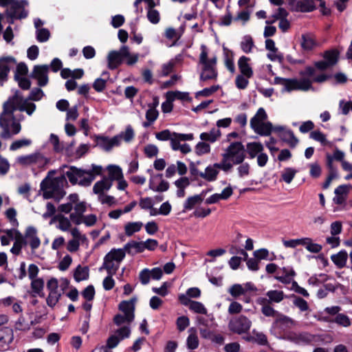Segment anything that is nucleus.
<instances>
[{
    "instance_id": "53",
    "label": "nucleus",
    "mask_w": 352,
    "mask_h": 352,
    "mask_svg": "<svg viewBox=\"0 0 352 352\" xmlns=\"http://www.w3.org/2000/svg\"><path fill=\"white\" fill-rule=\"evenodd\" d=\"M117 135L120 136L121 143L122 141L125 142L126 143H129L133 140L135 133L131 126L129 125L126 126L124 131L120 132Z\"/></svg>"
},
{
    "instance_id": "60",
    "label": "nucleus",
    "mask_w": 352,
    "mask_h": 352,
    "mask_svg": "<svg viewBox=\"0 0 352 352\" xmlns=\"http://www.w3.org/2000/svg\"><path fill=\"white\" fill-rule=\"evenodd\" d=\"M189 309L192 311L197 313V314H205V315L207 314L206 308L204 307V305L201 302H198V301L192 300V302H190V304Z\"/></svg>"
},
{
    "instance_id": "40",
    "label": "nucleus",
    "mask_w": 352,
    "mask_h": 352,
    "mask_svg": "<svg viewBox=\"0 0 352 352\" xmlns=\"http://www.w3.org/2000/svg\"><path fill=\"white\" fill-rule=\"evenodd\" d=\"M143 226L141 221L128 222L124 225V233L127 236H131L133 234L139 232Z\"/></svg>"
},
{
    "instance_id": "46",
    "label": "nucleus",
    "mask_w": 352,
    "mask_h": 352,
    "mask_svg": "<svg viewBox=\"0 0 352 352\" xmlns=\"http://www.w3.org/2000/svg\"><path fill=\"white\" fill-rule=\"evenodd\" d=\"M44 287V281L42 278H37L31 280V289L33 295L43 296V290Z\"/></svg>"
},
{
    "instance_id": "37",
    "label": "nucleus",
    "mask_w": 352,
    "mask_h": 352,
    "mask_svg": "<svg viewBox=\"0 0 352 352\" xmlns=\"http://www.w3.org/2000/svg\"><path fill=\"white\" fill-rule=\"evenodd\" d=\"M331 259L338 268H342L346 264L348 254L345 250H341L337 254H332Z\"/></svg>"
},
{
    "instance_id": "24",
    "label": "nucleus",
    "mask_w": 352,
    "mask_h": 352,
    "mask_svg": "<svg viewBox=\"0 0 352 352\" xmlns=\"http://www.w3.org/2000/svg\"><path fill=\"white\" fill-rule=\"evenodd\" d=\"M194 139L192 133H173V136L170 141V147L173 151H177V148L180 146L182 142L190 141Z\"/></svg>"
},
{
    "instance_id": "59",
    "label": "nucleus",
    "mask_w": 352,
    "mask_h": 352,
    "mask_svg": "<svg viewBox=\"0 0 352 352\" xmlns=\"http://www.w3.org/2000/svg\"><path fill=\"white\" fill-rule=\"evenodd\" d=\"M32 144V140L30 139L23 138L20 140H17L14 141L10 146V149L11 151H16L22 147L29 146Z\"/></svg>"
},
{
    "instance_id": "15",
    "label": "nucleus",
    "mask_w": 352,
    "mask_h": 352,
    "mask_svg": "<svg viewBox=\"0 0 352 352\" xmlns=\"http://www.w3.org/2000/svg\"><path fill=\"white\" fill-rule=\"evenodd\" d=\"M50 66L47 65H35L34 67L32 78L38 81V85L41 87L45 86L48 82V71Z\"/></svg>"
},
{
    "instance_id": "19",
    "label": "nucleus",
    "mask_w": 352,
    "mask_h": 352,
    "mask_svg": "<svg viewBox=\"0 0 352 352\" xmlns=\"http://www.w3.org/2000/svg\"><path fill=\"white\" fill-rule=\"evenodd\" d=\"M297 325V322L292 318L280 314L277 315V318L274 321L272 329H280L285 330L287 329H291Z\"/></svg>"
},
{
    "instance_id": "27",
    "label": "nucleus",
    "mask_w": 352,
    "mask_h": 352,
    "mask_svg": "<svg viewBox=\"0 0 352 352\" xmlns=\"http://www.w3.org/2000/svg\"><path fill=\"white\" fill-rule=\"evenodd\" d=\"M349 189L350 186L349 185H340L336 188L334 191L335 197L333 199V202L336 204H343L347 198Z\"/></svg>"
},
{
    "instance_id": "10",
    "label": "nucleus",
    "mask_w": 352,
    "mask_h": 352,
    "mask_svg": "<svg viewBox=\"0 0 352 352\" xmlns=\"http://www.w3.org/2000/svg\"><path fill=\"white\" fill-rule=\"evenodd\" d=\"M27 5L28 2L26 1L0 0V6L10 7L7 10V14L12 19L25 18L28 12L24 9V7Z\"/></svg>"
},
{
    "instance_id": "7",
    "label": "nucleus",
    "mask_w": 352,
    "mask_h": 352,
    "mask_svg": "<svg viewBox=\"0 0 352 352\" xmlns=\"http://www.w3.org/2000/svg\"><path fill=\"white\" fill-rule=\"evenodd\" d=\"M50 162V159L40 151L20 155L16 159L17 164L25 167H30L33 170H44Z\"/></svg>"
},
{
    "instance_id": "54",
    "label": "nucleus",
    "mask_w": 352,
    "mask_h": 352,
    "mask_svg": "<svg viewBox=\"0 0 352 352\" xmlns=\"http://www.w3.org/2000/svg\"><path fill=\"white\" fill-rule=\"evenodd\" d=\"M74 277L77 282L87 280L89 277L88 268L78 265L74 272Z\"/></svg>"
},
{
    "instance_id": "4",
    "label": "nucleus",
    "mask_w": 352,
    "mask_h": 352,
    "mask_svg": "<svg viewBox=\"0 0 352 352\" xmlns=\"http://www.w3.org/2000/svg\"><path fill=\"white\" fill-rule=\"evenodd\" d=\"M102 167L93 164L91 169L83 170L75 166H71L65 172V175L73 185L79 184L82 186H89L94 180L96 175L100 174Z\"/></svg>"
},
{
    "instance_id": "42",
    "label": "nucleus",
    "mask_w": 352,
    "mask_h": 352,
    "mask_svg": "<svg viewBox=\"0 0 352 352\" xmlns=\"http://www.w3.org/2000/svg\"><path fill=\"white\" fill-rule=\"evenodd\" d=\"M122 54L123 59H126V63L128 65H133L138 60L139 54L138 53H131L129 48L127 46L124 45L122 47Z\"/></svg>"
},
{
    "instance_id": "41",
    "label": "nucleus",
    "mask_w": 352,
    "mask_h": 352,
    "mask_svg": "<svg viewBox=\"0 0 352 352\" xmlns=\"http://www.w3.org/2000/svg\"><path fill=\"white\" fill-rule=\"evenodd\" d=\"M134 318L131 316V315H127L124 314H118L114 317V322L115 324L120 327H128L129 329V325L131 322L133 320Z\"/></svg>"
},
{
    "instance_id": "50",
    "label": "nucleus",
    "mask_w": 352,
    "mask_h": 352,
    "mask_svg": "<svg viewBox=\"0 0 352 352\" xmlns=\"http://www.w3.org/2000/svg\"><path fill=\"white\" fill-rule=\"evenodd\" d=\"M107 170L111 182V180H118L123 177L122 168L117 165H109Z\"/></svg>"
},
{
    "instance_id": "3",
    "label": "nucleus",
    "mask_w": 352,
    "mask_h": 352,
    "mask_svg": "<svg viewBox=\"0 0 352 352\" xmlns=\"http://www.w3.org/2000/svg\"><path fill=\"white\" fill-rule=\"evenodd\" d=\"M54 171H50L47 177L41 183V190L45 199L53 198L57 201L61 199L65 195L64 187L67 182L65 176L52 178L51 174Z\"/></svg>"
},
{
    "instance_id": "43",
    "label": "nucleus",
    "mask_w": 352,
    "mask_h": 352,
    "mask_svg": "<svg viewBox=\"0 0 352 352\" xmlns=\"http://www.w3.org/2000/svg\"><path fill=\"white\" fill-rule=\"evenodd\" d=\"M302 246H304L308 252L311 253H319L322 249L321 245L314 243L313 240L309 237H303Z\"/></svg>"
},
{
    "instance_id": "57",
    "label": "nucleus",
    "mask_w": 352,
    "mask_h": 352,
    "mask_svg": "<svg viewBox=\"0 0 352 352\" xmlns=\"http://www.w3.org/2000/svg\"><path fill=\"white\" fill-rule=\"evenodd\" d=\"M297 170L293 168H285L281 173V177L283 180L287 184H290L294 178Z\"/></svg>"
},
{
    "instance_id": "13",
    "label": "nucleus",
    "mask_w": 352,
    "mask_h": 352,
    "mask_svg": "<svg viewBox=\"0 0 352 352\" xmlns=\"http://www.w3.org/2000/svg\"><path fill=\"white\" fill-rule=\"evenodd\" d=\"M285 339L292 342L296 344H308L312 342L315 336L307 332H294L291 331L285 335Z\"/></svg>"
},
{
    "instance_id": "48",
    "label": "nucleus",
    "mask_w": 352,
    "mask_h": 352,
    "mask_svg": "<svg viewBox=\"0 0 352 352\" xmlns=\"http://www.w3.org/2000/svg\"><path fill=\"white\" fill-rule=\"evenodd\" d=\"M269 298V302L272 303H279L285 298V294L280 290H270L266 293Z\"/></svg>"
},
{
    "instance_id": "36",
    "label": "nucleus",
    "mask_w": 352,
    "mask_h": 352,
    "mask_svg": "<svg viewBox=\"0 0 352 352\" xmlns=\"http://www.w3.org/2000/svg\"><path fill=\"white\" fill-rule=\"evenodd\" d=\"M188 336L186 339V345L188 349L190 350L196 349L199 346V338L197 335V330L194 327L188 329Z\"/></svg>"
},
{
    "instance_id": "52",
    "label": "nucleus",
    "mask_w": 352,
    "mask_h": 352,
    "mask_svg": "<svg viewBox=\"0 0 352 352\" xmlns=\"http://www.w3.org/2000/svg\"><path fill=\"white\" fill-rule=\"evenodd\" d=\"M166 98L172 102L175 100H186L188 98V94L180 91H170L166 94Z\"/></svg>"
},
{
    "instance_id": "32",
    "label": "nucleus",
    "mask_w": 352,
    "mask_h": 352,
    "mask_svg": "<svg viewBox=\"0 0 352 352\" xmlns=\"http://www.w3.org/2000/svg\"><path fill=\"white\" fill-rule=\"evenodd\" d=\"M136 302V297H133L129 300H123L119 305V309L123 314L131 315V316L134 318V309Z\"/></svg>"
},
{
    "instance_id": "34",
    "label": "nucleus",
    "mask_w": 352,
    "mask_h": 352,
    "mask_svg": "<svg viewBox=\"0 0 352 352\" xmlns=\"http://www.w3.org/2000/svg\"><path fill=\"white\" fill-rule=\"evenodd\" d=\"M246 150L250 158L253 159L263 152L264 146L259 142H248L246 144Z\"/></svg>"
},
{
    "instance_id": "12",
    "label": "nucleus",
    "mask_w": 352,
    "mask_h": 352,
    "mask_svg": "<svg viewBox=\"0 0 352 352\" xmlns=\"http://www.w3.org/2000/svg\"><path fill=\"white\" fill-rule=\"evenodd\" d=\"M251 327V320L244 316H240L231 319L228 324L230 331L239 335L247 333Z\"/></svg>"
},
{
    "instance_id": "8",
    "label": "nucleus",
    "mask_w": 352,
    "mask_h": 352,
    "mask_svg": "<svg viewBox=\"0 0 352 352\" xmlns=\"http://www.w3.org/2000/svg\"><path fill=\"white\" fill-rule=\"evenodd\" d=\"M267 120V114L265 110L261 107L250 119V127L256 133L260 135L268 136L272 132V124Z\"/></svg>"
},
{
    "instance_id": "31",
    "label": "nucleus",
    "mask_w": 352,
    "mask_h": 352,
    "mask_svg": "<svg viewBox=\"0 0 352 352\" xmlns=\"http://www.w3.org/2000/svg\"><path fill=\"white\" fill-rule=\"evenodd\" d=\"M221 136V131L217 128H212L208 132H203L199 138L202 141L214 143L219 140Z\"/></svg>"
},
{
    "instance_id": "55",
    "label": "nucleus",
    "mask_w": 352,
    "mask_h": 352,
    "mask_svg": "<svg viewBox=\"0 0 352 352\" xmlns=\"http://www.w3.org/2000/svg\"><path fill=\"white\" fill-rule=\"evenodd\" d=\"M210 145L205 141L199 142L195 146V152L198 156L208 154L210 152Z\"/></svg>"
},
{
    "instance_id": "11",
    "label": "nucleus",
    "mask_w": 352,
    "mask_h": 352,
    "mask_svg": "<svg viewBox=\"0 0 352 352\" xmlns=\"http://www.w3.org/2000/svg\"><path fill=\"white\" fill-rule=\"evenodd\" d=\"M5 103H10V107H12L15 113L16 111H25L29 116H31L36 109V105L34 103L29 102L28 100H24L18 92Z\"/></svg>"
},
{
    "instance_id": "23",
    "label": "nucleus",
    "mask_w": 352,
    "mask_h": 352,
    "mask_svg": "<svg viewBox=\"0 0 352 352\" xmlns=\"http://www.w3.org/2000/svg\"><path fill=\"white\" fill-rule=\"evenodd\" d=\"M86 204L83 201H77L74 204V212H72L69 217L72 222L76 225H80V219L83 216L84 212L86 211Z\"/></svg>"
},
{
    "instance_id": "14",
    "label": "nucleus",
    "mask_w": 352,
    "mask_h": 352,
    "mask_svg": "<svg viewBox=\"0 0 352 352\" xmlns=\"http://www.w3.org/2000/svg\"><path fill=\"white\" fill-rule=\"evenodd\" d=\"M16 65V61L14 57H0V82H4L7 80L10 69Z\"/></svg>"
},
{
    "instance_id": "63",
    "label": "nucleus",
    "mask_w": 352,
    "mask_h": 352,
    "mask_svg": "<svg viewBox=\"0 0 352 352\" xmlns=\"http://www.w3.org/2000/svg\"><path fill=\"white\" fill-rule=\"evenodd\" d=\"M80 224L84 223L86 226L91 227L97 222V217L94 214L83 215L80 219Z\"/></svg>"
},
{
    "instance_id": "49",
    "label": "nucleus",
    "mask_w": 352,
    "mask_h": 352,
    "mask_svg": "<svg viewBox=\"0 0 352 352\" xmlns=\"http://www.w3.org/2000/svg\"><path fill=\"white\" fill-rule=\"evenodd\" d=\"M14 243L10 252L15 255H19L21 253L23 245L25 244L23 235L19 232L14 237Z\"/></svg>"
},
{
    "instance_id": "1",
    "label": "nucleus",
    "mask_w": 352,
    "mask_h": 352,
    "mask_svg": "<svg viewBox=\"0 0 352 352\" xmlns=\"http://www.w3.org/2000/svg\"><path fill=\"white\" fill-rule=\"evenodd\" d=\"M302 78H284L275 77L274 84L281 86V92H291L293 91H307L311 88L313 82H322L327 79L325 74H317L316 69L308 67L300 72Z\"/></svg>"
},
{
    "instance_id": "64",
    "label": "nucleus",
    "mask_w": 352,
    "mask_h": 352,
    "mask_svg": "<svg viewBox=\"0 0 352 352\" xmlns=\"http://www.w3.org/2000/svg\"><path fill=\"white\" fill-rule=\"evenodd\" d=\"M334 322L344 327H348L351 324L349 318L343 314H338L334 319Z\"/></svg>"
},
{
    "instance_id": "39",
    "label": "nucleus",
    "mask_w": 352,
    "mask_h": 352,
    "mask_svg": "<svg viewBox=\"0 0 352 352\" xmlns=\"http://www.w3.org/2000/svg\"><path fill=\"white\" fill-rule=\"evenodd\" d=\"M223 57H224V63L226 68L231 72L234 73L235 67L234 63V54L232 51L229 49L223 47Z\"/></svg>"
},
{
    "instance_id": "45",
    "label": "nucleus",
    "mask_w": 352,
    "mask_h": 352,
    "mask_svg": "<svg viewBox=\"0 0 352 352\" xmlns=\"http://www.w3.org/2000/svg\"><path fill=\"white\" fill-rule=\"evenodd\" d=\"M280 138L287 142L291 147H295L298 142V139L294 136L293 132L289 129H285L280 135Z\"/></svg>"
},
{
    "instance_id": "35",
    "label": "nucleus",
    "mask_w": 352,
    "mask_h": 352,
    "mask_svg": "<svg viewBox=\"0 0 352 352\" xmlns=\"http://www.w3.org/2000/svg\"><path fill=\"white\" fill-rule=\"evenodd\" d=\"M53 220L57 223L56 228L63 232H67L72 228L71 219L63 214L56 215Z\"/></svg>"
},
{
    "instance_id": "29",
    "label": "nucleus",
    "mask_w": 352,
    "mask_h": 352,
    "mask_svg": "<svg viewBox=\"0 0 352 352\" xmlns=\"http://www.w3.org/2000/svg\"><path fill=\"white\" fill-rule=\"evenodd\" d=\"M280 272H282V274L276 276L275 278L285 284H289L290 283H292L293 278L296 275V272L293 267H284L280 269Z\"/></svg>"
},
{
    "instance_id": "26",
    "label": "nucleus",
    "mask_w": 352,
    "mask_h": 352,
    "mask_svg": "<svg viewBox=\"0 0 352 352\" xmlns=\"http://www.w3.org/2000/svg\"><path fill=\"white\" fill-rule=\"evenodd\" d=\"M168 183L162 179L161 177H153L149 180V188L155 192H164L168 189Z\"/></svg>"
},
{
    "instance_id": "21",
    "label": "nucleus",
    "mask_w": 352,
    "mask_h": 352,
    "mask_svg": "<svg viewBox=\"0 0 352 352\" xmlns=\"http://www.w3.org/2000/svg\"><path fill=\"white\" fill-rule=\"evenodd\" d=\"M218 76L217 65L209 64L201 65L200 80L201 81L215 80Z\"/></svg>"
},
{
    "instance_id": "62",
    "label": "nucleus",
    "mask_w": 352,
    "mask_h": 352,
    "mask_svg": "<svg viewBox=\"0 0 352 352\" xmlns=\"http://www.w3.org/2000/svg\"><path fill=\"white\" fill-rule=\"evenodd\" d=\"M228 292L232 297L237 298L239 296L245 294V289H243V286L242 285L234 284L230 287Z\"/></svg>"
},
{
    "instance_id": "44",
    "label": "nucleus",
    "mask_w": 352,
    "mask_h": 352,
    "mask_svg": "<svg viewBox=\"0 0 352 352\" xmlns=\"http://www.w3.org/2000/svg\"><path fill=\"white\" fill-rule=\"evenodd\" d=\"M124 250L129 254H132L138 252H142L144 251L143 241L137 242L135 241H131L125 244Z\"/></svg>"
},
{
    "instance_id": "5",
    "label": "nucleus",
    "mask_w": 352,
    "mask_h": 352,
    "mask_svg": "<svg viewBox=\"0 0 352 352\" xmlns=\"http://www.w3.org/2000/svg\"><path fill=\"white\" fill-rule=\"evenodd\" d=\"M223 171L227 173L232 170L233 164H241L245 158V148L240 142H232L221 155Z\"/></svg>"
},
{
    "instance_id": "18",
    "label": "nucleus",
    "mask_w": 352,
    "mask_h": 352,
    "mask_svg": "<svg viewBox=\"0 0 352 352\" xmlns=\"http://www.w3.org/2000/svg\"><path fill=\"white\" fill-rule=\"evenodd\" d=\"M219 169H221L223 171V166H222L221 161L220 163H215L208 166L204 172H200L198 175L208 182H213L217 179V175L219 173Z\"/></svg>"
},
{
    "instance_id": "20",
    "label": "nucleus",
    "mask_w": 352,
    "mask_h": 352,
    "mask_svg": "<svg viewBox=\"0 0 352 352\" xmlns=\"http://www.w3.org/2000/svg\"><path fill=\"white\" fill-rule=\"evenodd\" d=\"M217 58L215 55H210V49L205 45L200 46L199 64L201 65L213 64L217 65Z\"/></svg>"
},
{
    "instance_id": "51",
    "label": "nucleus",
    "mask_w": 352,
    "mask_h": 352,
    "mask_svg": "<svg viewBox=\"0 0 352 352\" xmlns=\"http://www.w3.org/2000/svg\"><path fill=\"white\" fill-rule=\"evenodd\" d=\"M203 197L201 195H196L188 197L184 204V210H192L194 206L197 204L201 203Z\"/></svg>"
},
{
    "instance_id": "6",
    "label": "nucleus",
    "mask_w": 352,
    "mask_h": 352,
    "mask_svg": "<svg viewBox=\"0 0 352 352\" xmlns=\"http://www.w3.org/2000/svg\"><path fill=\"white\" fill-rule=\"evenodd\" d=\"M69 280L66 278H61L58 280L56 278H51L47 283L48 295L46 298L47 306L54 308L58 302L63 293L69 286Z\"/></svg>"
},
{
    "instance_id": "56",
    "label": "nucleus",
    "mask_w": 352,
    "mask_h": 352,
    "mask_svg": "<svg viewBox=\"0 0 352 352\" xmlns=\"http://www.w3.org/2000/svg\"><path fill=\"white\" fill-rule=\"evenodd\" d=\"M19 231L14 229L6 230L4 231L5 234L0 238L2 245H8L10 241L14 239Z\"/></svg>"
},
{
    "instance_id": "30",
    "label": "nucleus",
    "mask_w": 352,
    "mask_h": 352,
    "mask_svg": "<svg viewBox=\"0 0 352 352\" xmlns=\"http://www.w3.org/2000/svg\"><path fill=\"white\" fill-rule=\"evenodd\" d=\"M300 46L304 51L309 52L317 46V43L313 35L305 34L301 36Z\"/></svg>"
},
{
    "instance_id": "28",
    "label": "nucleus",
    "mask_w": 352,
    "mask_h": 352,
    "mask_svg": "<svg viewBox=\"0 0 352 352\" xmlns=\"http://www.w3.org/2000/svg\"><path fill=\"white\" fill-rule=\"evenodd\" d=\"M250 60V58L245 56L240 57L238 60L239 69L241 74L247 78H250L253 76V71L249 63Z\"/></svg>"
},
{
    "instance_id": "58",
    "label": "nucleus",
    "mask_w": 352,
    "mask_h": 352,
    "mask_svg": "<svg viewBox=\"0 0 352 352\" xmlns=\"http://www.w3.org/2000/svg\"><path fill=\"white\" fill-rule=\"evenodd\" d=\"M254 47V42L252 38L249 36L246 35L243 38V40L241 43V50L245 53H250L252 52V50Z\"/></svg>"
},
{
    "instance_id": "33",
    "label": "nucleus",
    "mask_w": 352,
    "mask_h": 352,
    "mask_svg": "<svg viewBox=\"0 0 352 352\" xmlns=\"http://www.w3.org/2000/svg\"><path fill=\"white\" fill-rule=\"evenodd\" d=\"M112 186V182L108 178H104L103 179L97 182L94 187L93 191L95 194L100 196L104 195V192L109 190Z\"/></svg>"
},
{
    "instance_id": "17",
    "label": "nucleus",
    "mask_w": 352,
    "mask_h": 352,
    "mask_svg": "<svg viewBox=\"0 0 352 352\" xmlns=\"http://www.w3.org/2000/svg\"><path fill=\"white\" fill-rule=\"evenodd\" d=\"M23 239L25 244L29 245L32 251L36 250L41 245V239L38 236L37 230L34 227L27 228Z\"/></svg>"
},
{
    "instance_id": "47",
    "label": "nucleus",
    "mask_w": 352,
    "mask_h": 352,
    "mask_svg": "<svg viewBox=\"0 0 352 352\" xmlns=\"http://www.w3.org/2000/svg\"><path fill=\"white\" fill-rule=\"evenodd\" d=\"M158 115V111L155 109V107L151 106L149 107L146 112V118L147 121L143 123V126L144 127L149 126L157 120Z\"/></svg>"
},
{
    "instance_id": "61",
    "label": "nucleus",
    "mask_w": 352,
    "mask_h": 352,
    "mask_svg": "<svg viewBox=\"0 0 352 352\" xmlns=\"http://www.w3.org/2000/svg\"><path fill=\"white\" fill-rule=\"evenodd\" d=\"M146 16L148 20L153 24H157L160 20V15L158 10L155 9H147Z\"/></svg>"
},
{
    "instance_id": "16",
    "label": "nucleus",
    "mask_w": 352,
    "mask_h": 352,
    "mask_svg": "<svg viewBox=\"0 0 352 352\" xmlns=\"http://www.w3.org/2000/svg\"><path fill=\"white\" fill-rule=\"evenodd\" d=\"M130 333L131 330L128 327H120L108 338L107 344L112 349L116 347L122 340L129 337Z\"/></svg>"
},
{
    "instance_id": "9",
    "label": "nucleus",
    "mask_w": 352,
    "mask_h": 352,
    "mask_svg": "<svg viewBox=\"0 0 352 352\" xmlns=\"http://www.w3.org/2000/svg\"><path fill=\"white\" fill-rule=\"evenodd\" d=\"M125 252L124 248L113 249L105 256L103 267L109 274H114L118 270L120 263L125 256Z\"/></svg>"
},
{
    "instance_id": "22",
    "label": "nucleus",
    "mask_w": 352,
    "mask_h": 352,
    "mask_svg": "<svg viewBox=\"0 0 352 352\" xmlns=\"http://www.w3.org/2000/svg\"><path fill=\"white\" fill-rule=\"evenodd\" d=\"M14 340V333L9 327L0 329V348L7 349Z\"/></svg>"
},
{
    "instance_id": "38",
    "label": "nucleus",
    "mask_w": 352,
    "mask_h": 352,
    "mask_svg": "<svg viewBox=\"0 0 352 352\" xmlns=\"http://www.w3.org/2000/svg\"><path fill=\"white\" fill-rule=\"evenodd\" d=\"M68 200L69 201L67 203L60 204L58 206V211L66 214L69 213L74 208V204L78 201V195L76 193L71 194L68 197Z\"/></svg>"
},
{
    "instance_id": "2",
    "label": "nucleus",
    "mask_w": 352,
    "mask_h": 352,
    "mask_svg": "<svg viewBox=\"0 0 352 352\" xmlns=\"http://www.w3.org/2000/svg\"><path fill=\"white\" fill-rule=\"evenodd\" d=\"M9 104H3V111L0 115V127L2 129L0 136L5 140L10 139L13 135L20 133V122L23 120V116L15 113L12 107H10Z\"/></svg>"
},
{
    "instance_id": "25",
    "label": "nucleus",
    "mask_w": 352,
    "mask_h": 352,
    "mask_svg": "<svg viewBox=\"0 0 352 352\" xmlns=\"http://www.w3.org/2000/svg\"><path fill=\"white\" fill-rule=\"evenodd\" d=\"M122 47L119 51L112 50L109 52L107 56L108 67L110 69L117 68L122 63Z\"/></svg>"
}]
</instances>
